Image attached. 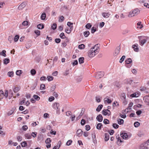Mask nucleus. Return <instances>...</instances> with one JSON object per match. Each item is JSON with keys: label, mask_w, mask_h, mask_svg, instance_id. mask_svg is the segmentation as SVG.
<instances>
[{"label": "nucleus", "mask_w": 149, "mask_h": 149, "mask_svg": "<svg viewBox=\"0 0 149 149\" xmlns=\"http://www.w3.org/2000/svg\"><path fill=\"white\" fill-rule=\"evenodd\" d=\"M97 45L93 46L89 50L88 53L89 57H93L99 53V47Z\"/></svg>", "instance_id": "1"}, {"label": "nucleus", "mask_w": 149, "mask_h": 149, "mask_svg": "<svg viewBox=\"0 0 149 149\" xmlns=\"http://www.w3.org/2000/svg\"><path fill=\"white\" fill-rule=\"evenodd\" d=\"M140 10L138 8H135L130 12L128 15L129 17H132L137 15L140 13Z\"/></svg>", "instance_id": "2"}, {"label": "nucleus", "mask_w": 149, "mask_h": 149, "mask_svg": "<svg viewBox=\"0 0 149 149\" xmlns=\"http://www.w3.org/2000/svg\"><path fill=\"white\" fill-rule=\"evenodd\" d=\"M139 39V42L140 45L141 46H143V45L147 41L148 38L143 36H139L138 37Z\"/></svg>", "instance_id": "3"}, {"label": "nucleus", "mask_w": 149, "mask_h": 149, "mask_svg": "<svg viewBox=\"0 0 149 149\" xmlns=\"http://www.w3.org/2000/svg\"><path fill=\"white\" fill-rule=\"evenodd\" d=\"M132 61L130 58H127L125 61V66L127 68H130L132 66Z\"/></svg>", "instance_id": "4"}, {"label": "nucleus", "mask_w": 149, "mask_h": 149, "mask_svg": "<svg viewBox=\"0 0 149 149\" xmlns=\"http://www.w3.org/2000/svg\"><path fill=\"white\" fill-rule=\"evenodd\" d=\"M53 107L56 111V113H59L60 110L59 108V104L58 103L54 102L53 104Z\"/></svg>", "instance_id": "5"}, {"label": "nucleus", "mask_w": 149, "mask_h": 149, "mask_svg": "<svg viewBox=\"0 0 149 149\" xmlns=\"http://www.w3.org/2000/svg\"><path fill=\"white\" fill-rule=\"evenodd\" d=\"M102 114L105 116H109L111 114L110 111L108 109L103 110L102 111Z\"/></svg>", "instance_id": "6"}, {"label": "nucleus", "mask_w": 149, "mask_h": 149, "mask_svg": "<svg viewBox=\"0 0 149 149\" xmlns=\"http://www.w3.org/2000/svg\"><path fill=\"white\" fill-rule=\"evenodd\" d=\"M104 75L103 72H98L95 75V77L97 79H100Z\"/></svg>", "instance_id": "7"}, {"label": "nucleus", "mask_w": 149, "mask_h": 149, "mask_svg": "<svg viewBox=\"0 0 149 149\" xmlns=\"http://www.w3.org/2000/svg\"><path fill=\"white\" fill-rule=\"evenodd\" d=\"M51 141L50 138H48L45 141V143L46 144H48L46 145V147L47 148H50L51 147V145L50 144Z\"/></svg>", "instance_id": "8"}, {"label": "nucleus", "mask_w": 149, "mask_h": 149, "mask_svg": "<svg viewBox=\"0 0 149 149\" xmlns=\"http://www.w3.org/2000/svg\"><path fill=\"white\" fill-rule=\"evenodd\" d=\"M83 133V131L81 129H79L77 130L76 135L80 137L82 136Z\"/></svg>", "instance_id": "9"}, {"label": "nucleus", "mask_w": 149, "mask_h": 149, "mask_svg": "<svg viewBox=\"0 0 149 149\" xmlns=\"http://www.w3.org/2000/svg\"><path fill=\"white\" fill-rule=\"evenodd\" d=\"M26 6V3L23 2L18 7V8L19 10H21L24 8Z\"/></svg>", "instance_id": "10"}, {"label": "nucleus", "mask_w": 149, "mask_h": 149, "mask_svg": "<svg viewBox=\"0 0 149 149\" xmlns=\"http://www.w3.org/2000/svg\"><path fill=\"white\" fill-rule=\"evenodd\" d=\"M102 15L104 18H108L110 15V14L109 13H103Z\"/></svg>", "instance_id": "11"}, {"label": "nucleus", "mask_w": 149, "mask_h": 149, "mask_svg": "<svg viewBox=\"0 0 149 149\" xmlns=\"http://www.w3.org/2000/svg\"><path fill=\"white\" fill-rule=\"evenodd\" d=\"M96 119L99 122L102 121L103 119L102 116L101 114H99L97 117Z\"/></svg>", "instance_id": "12"}, {"label": "nucleus", "mask_w": 149, "mask_h": 149, "mask_svg": "<svg viewBox=\"0 0 149 149\" xmlns=\"http://www.w3.org/2000/svg\"><path fill=\"white\" fill-rule=\"evenodd\" d=\"M138 46V45L137 44L134 45L132 46V48L134 49V51L136 52H138L139 51Z\"/></svg>", "instance_id": "13"}, {"label": "nucleus", "mask_w": 149, "mask_h": 149, "mask_svg": "<svg viewBox=\"0 0 149 149\" xmlns=\"http://www.w3.org/2000/svg\"><path fill=\"white\" fill-rule=\"evenodd\" d=\"M120 136L124 139H126L128 137V135L126 133H122L120 134Z\"/></svg>", "instance_id": "14"}, {"label": "nucleus", "mask_w": 149, "mask_h": 149, "mask_svg": "<svg viewBox=\"0 0 149 149\" xmlns=\"http://www.w3.org/2000/svg\"><path fill=\"white\" fill-rule=\"evenodd\" d=\"M24 136L25 138L28 139H30L31 138V135L29 133H26L24 134Z\"/></svg>", "instance_id": "15"}, {"label": "nucleus", "mask_w": 149, "mask_h": 149, "mask_svg": "<svg viewBox=\"0 0 149 149\" xmlns=\"http://www.w3.org/2000/svg\"><path fill=\"white\" fill-rule=\"evenodd\" d=\"M102 125L101 123H99L96 125V128L99 130H100L102 127Z\"/></svg>", "instance_id": "16"}, {"label": "nucleus", "mask_w": 149, "mask_h": 149, "mask_svg": "<svg viewBox=\"0 0 149 149\" xmlns=\"http://www.w3.org/2000/svg\"><path fill=\"white\" fill-rule=\"evenodd\" d=\"M143 100L146 103H147L149 101V96L146 95L143 98Z\"/></svg>", "instance_id": "17"}, {"label": "nucleus", "mask_w": 149, "mask_h": 149, "mask_svg": "<svg viewBox=\"0 0 149 149\" xmlns=\"http://www.w3.org/2000/svg\"><path fill=\"white\" fill-rule=\"evenodd\" d=\"M8 92V94H9V99H10L13 95V92L12 91V90L10 89Z\"/></svg>", "instance_id": "18"}, {"label": "nucleus", "mask_w": 149, "mask_h": 149, "mask_svg": "<svg viewBox=\"0 0 149 149\" xmlns=\"http://www.w3.org/2000/svg\"><path fill=\"white\" fill-rule=\"evenodd\" d=\"M104 103L107 102L108 104L111 103L112 101L108 98H105L104 99Z\"/></svg>", "instance_id": "19"}, {"label": "nucleus", "mask_w": 149, "mask_h": 149, "mask_svg": "<svg viewBox=\"0 0 149 149\" xmlns=\"http://www.w3.org/2000/svg\"><path fill=\"white\" fill-rule=\"evenodd\" d=\"M103 107V105L102 104L99 105L96 109L97 111L99 112L101 110Z\"/></svg>", "instance_id": "20"}, {"label": "nucleus", "mask_w": 149, "mask_h": 149, "mask_svg": "<svg viewBox=\"0 0 149 149\" xmlns=\"http://www.w3.org/2000/svg\"><path fill=\"white\" fill-rule=\"evenodd\" d=\"M117 121L119 125H121L123 124L124 120L122 119L118 118L117 119Z\"/></svg>", "instance_id": "21"}, {"label": "nucleus", "mask_w": 149, "mask_h": 149, "mask_svg": "<svg viewBox=\"0 0 149 149\" xmlns=\"http://www.w3.org/2000/svg\"><path fill=\"white\" fill-rule=\"evenodd\" d=\"M83 34L85 37H87L90 34V33L89 31H85L84 32Z\"/></svg>", "instance_id": "22"}, {"label": "nucleus", "mask_w": 149, "mask_h": 149, "mask_svg": "<svg viewBox=\"0 0 149 149\" xmlns=\"http://www.w3.org/2000/svg\"><path fill=\"white\" fill-rule=\"evenodd\" d=\"M109 139V135L107 133L105 134V138L104 140L105 141H108Z\"/></svg>", "instance_id": "23"}, {"label": "nucleus", "mask_w": 149, "mask_h": 149, "mask_svg": "<svg viewBox=\"0 0 149 149\" xmlns=\"http://www.w3.org/2000/svg\"><path fill=\"white\" fill-rule=\"evenodd\" d=\"M73 29L70 28L69 29V28H67L65 30V32L68 34L70 33L72 30Z\"/></svg>", "instance_id": "24"}, {"label": "nucleus", "mask_w": 149, "mask_h": 149, "mask_svg": "<svg viewBox=\"0 0 149 149\" xmlns=\"http://www.w3.org/2000/svg\"><path fill=\"white\" fill-rule=\"evenodd\" d=\"M141 22H139L137 23V28H139L140 29H141L143 27V25L142 24H141Z\"/></svg>", "instance_id": "25"}, {"label": "nucleus", "mask_w": 149, "mask_h": 149, "mask_svg": "<svg viewBox=\"0 0 149 149\" xmlns=\"http://www.w3.org/2000/svg\"><path fill=\"white\" fill-rule=\"evenodd\" d=\"M46 17L45 13H43L41 15V19L43 20L45 19Z\"/></svg>", "instance_id": "26"}, {"label": "nucleus", "mask_w": 149, "mask_h": 149, "mask_svg": "<svg viewBox=\"0 0 149 149\" xmlns=\"http://www.w3.org/2000/svg\"><path fill=\"white\" fill-rule=\"evenodd\" d=\"M139 93H134L131 94L130 96L132 97H137L139 96Z\"/></svg>", "instance_id": "27"}, {"label": "nucleus", "mask_w": 149, "mask_h": 149, "mask_svg": "<svg viewBox=\"0 0 149 149\" xmlns=\"http://www.w3.org/2000/svg\"><path fill=\"white\" fill-rule=\"evenodd\" d=\"M20 88L18 87H15L14 88L13 90L14 93H16L20 90Z\"/></svg>", "instance_id": "28"}, {"label": "nucleus", "mask_w": 149, "mask_h": 149, "mask_svg": "<svg viewBox=\"0 0 149 149\" xmlns=\"http://www.w3.org/2000/svg\"><path fill=\"white\" fill-rule=\"evenodd\" d=\"M4 96V93L2 90H0V99L3 98Z\"/></svg>", "instance_id": "29"}, {"label": "nucleus", "mask_w": 149, "mask_h": 149, "mask_svg": "<svg viewBox=\"0 0 149 149\" xmlns=\"http://www.w3.org/2000/svg\"><path fill=\"white\" fill-rule=\"evenodd\" d=\"M47 80L49 81H52L54 79L53 77L51 76H47Z\"/></svg>", "instance_id": "30"}, {"label": "nucleus", "mask_w": 149, "mask_h": 149, "mask_svg": "<svg viewBox=\"0 0 149 149\" xmlns=\"http://www.w3.org/2000/svg\"><path fill=\"white\" fill-rule=\"evenodd\" d=\"M84 58L81 57L79 58V63L80 64L82 63H84Z\"/></svg>", "instance_id": "31"}, {"label": "nucleus", "mask_w": 149, "mask_h": 149, "mask_svg": "<svg viewBox=\"0 0 149 149\" xmlns=\"http://www.w3.org/2000/svg\"><path fill=\"white\" fill-rule=\"evenodd\" d=\"M67 25L70 27V28L73 29V23H71V22H68L67 24Z\"/></svg>", "instance_id": "32"}, {"label": "nucleus", "mask_w": 149, "mask_h": 149, "mask_svg": "<svg viewBox=\"0 0 149 149\" xmlns=\"http://www.w3.org/2000/svg\"><path fill=\"white\" fill-rule=\"evenodd\" d=\"M21 145L22 147H25L27 146V143L26 141H24L21 143Z\"/></svg>", "instance_id": "33"}, {"label": "nucleus", "mask_w": 149, "mask_h": 149, "mask_svg": "<svg viewBox=\"0 0 149 149\" xmlns=\"http://www.w3.org/2000/svg\"><path fill=\"white\" fill-rule=\"evenodd\" d=\"M37 28L39 29H42L44 28V25L41 24H40L37 25Z\"/></svg>", "instance_id": "34"}, {"label": "nucleus", "mask_w": 149, "mask_h": 149, "mask_svg": "<svg viewBox=\"0 0 149 149\" xmlns=\"http://www.w3.org/2000/svg\"><path fill=\"white\" fill-rule=\"evenodd\" d=\"M19 38V35H16L15 36V37L14 38V41L15 42H17Z\"/></svg>", "instance_id": "35"}, {"label": "nucleus", "mask_w": 149, "mask_h": 149, "mask_svg": "<svg viewBox=\"0 0 149 149\" xmlns=\"http://www.w3.org/2000/svg\"><path fill=\"white\" fill-rule=\"evenodd\" d=\"M22 72V71L21 70H18L16 71V73L17 75L20 76Z\"/></svg>", "instance_id": "36"}, {"label": "nucleus", "mask_w": 149, "mask_h": 149, "mask_svg": "<svg viewBox=\"0 0 149 149\" xmlns=\"http://www.w3.org/2000/svg\"><path fill=\"white\" fill-rule=\"evenodd\" d=\"M14 72L13 71L9 72L8 73V75L10 77H12L13 76Z\"/></svg>", "instance_id": "37"}, {"label": "nucleus", "mask_w": 149, "mask_h": 149, "mask_svg": "<svg viewBox=\"0 0 149 149\" xmlns=\"http://www.w3.org/2000/svg\"><path fill=\"white\" fill-rule=\"evenodd\" d=\"M31 74L32 75H35L36 73V70L34 69H32L30 71Z\"/></svg>", "instance_id": "38"}, {"label": "nucleus", "mask_w": 149, "mask_h": 149, "mask_svg": "<svg viewBox=\"0 0 149 149\" xmlns=\"http://www.w3.org/2000/svg\"><path fill=\"white\" fill-rule=\"evenodd\" d=\"M33 97L36 100L38 101L40 99V97L36 95H33Z\"/></svg>", "instance_id": "39"}, {"label": "nucleus", "mask_w": 149, "mask_h": 149, "mask_svg": "<svg viewBox=\"0 0 149 149\" xmlns=\"http://www.w3.org/2000/svg\"><path fill=\"white\" fill-rule=\"evenodd\" d=\"M10 61V60L8 58H5L4 60V63L5 64H7Z\"/></svg>", "instance_id": "40"}, {"label": "nucleus", "mask_w": 149, "mask_h": 149, "mask_svg": "<svg viewBox=\"0 0 149 149\" xmlns=\"http://www.w3.org/2000/svg\"><path fill=\"white\" fill-rule=\"evenodd\" d=\"M101 97L99 96H97L95 97L96 100L97 102H100L101 101Z\"/></svg>", "instance_id": "41"}, {"label": "nucleus", "mask_w": 149, "mask_h": 149, "mask_svg": "<svg viewBox=\"0 0 149 149\" xmlns=\"http://www.w3.org/2000/svg\"><path fill=\"white\" fill-rule=\"evenodd\" d=\"M34 33L37 35V36L40 35V30H37L34 31Z\"/></svg>", "instance_id": "42"}, {"label": "nucleus", "mask_w": 149, "mask_h": 149, "mask_svg": "<svg viewBox=\"0 0 149 149\" xmlns=\"http://www.w3.org/2000/svg\"><path fill=\"white\" fill-rule=\"evenodd\" d=\"M26 99L25 98H22V100L19 103V105L24 104L25 103Z\"/></svg>", "instance_id": "43"}, {"label": "nucleus", "mask_w": 149, "mask_h": 149, "mask_svg": "<svg viewBox=\"0 0 149 149\" xmlns=\"http://www.w3.org/2000/svg\"><path fill=\"white\" fill-rule=\"evenodd\" d=\"M92 26V25L90 23H88L86 26L85 27L87 29H90Z\"/></svg>", "instance_id": "44"}, {"label": "nucleus", "mask_w": 149, "mask_h": 149, "mask_svg": "<svg viewBox=\"0 0 149 149\" xmlns=\"http://www.w3.org/2000/svg\"><path fill=\"white\" fill-rule=\"evenodd\" d=\"M29 24V22L27 21H24L22 23V25L24 26L28 25Z\"/></svg>", "instance_id": "45"}, {"label": "nucleus", "mask_w": 149, "mask_h": 149, "mask_svg": "<svg viewBox=\"0 0 149 149\" xmlns=\"http://www.w3.org/2000/svg\"><path fill=\"white\" fill-rule=\"evenodd\" d=\"M125 56H123L122 57L120 58L119 62L120 63H122V62L124 61V59H125Z\"/></svg>", "instance_id": "46"}, {"label": "nucleus", "mask_w": 149, "mask_h": 149, "mask_svg": "<svg viewBox=\"0 0 149 149\" xmlns=\"http://www.w3.org/2000/svg\"><path fill=\"white\" fill-rule=\"evenodd\" d=\"M133 104V103H132V102H130L129 104L128 107L127 109H131V107L132 106Z\"/></svg>", "instance_id": "47"}, {"label": "nucleus", "mask_w": 149, "mask_h": 149, "mask_svg": "<svg viewBox=\"0 0 149 149\" xmlns=\"http://www.w3.org/2000/svg\"><path fill=\"white\" fill-rule=\"evenodd\" d=\"M96 31V28L94 27H93L91 28V32L92 33H93Z\"/></svg>", "instance_id": "48"}, {"label": "nucleus", "mask_w": 149, "mask_h": 149, "mask_svg": "<svg viewBox=\"0 0 149 149\" xmlns=\"http://www.w3.org/2000/svg\"><path fill=\"white\" fill-rule=\"evenodd\" d=\"M140 124L138 122H136L134 123V125L135 127H138L140 125Z\"/></svg>", "instance_id": "49"}, {"label": "nucleus", "mask_w": 149, "mask_h": 149, "mask_svg": "<svg viewBox=\"0 0 149 149\" xmlns=\"http://www.w3.org/2000/svg\"><path fill=\"white\" fill-rule=\"evenodd\" d=\"M6 51L5 50H3L0 53L1 55L5 57L6 56Z\"/></svg>", "instance_id": "50"}, {"label": "nucleus", "mask_w": 149, "mask_h": 149, "mask_svg": "<svg viewBox=\"0 0 149 149\" xmlns=\"http://www.w3.org/2000/svg\"><path fill=\"white\" fill-rule=\"evenodd\" d=\"M60 37L62 39H64L65 38V36L64 33H62L60 34Z\"/></svg>", "instance_id": "51"}, {"label": "nucleus", "mask_w": 149, "mask_h": 149, "mask_svg": "<svg viewBox=\"0 0 149 149\" xmlns=\"http://www.w3.org/2000/svg\"><path fill=\"white\" fill-rule=\"evenodd\" d=\"M45 85L44 84H42L40 85V89L41 90L45 89Z\"/></svg>", "instance_id": "52"}, {"label": "nucleus", "mask_w": 149, "mask_h": 149, "mask_svg": "<svg viewBox=\"0 0 149 149\" xmlns=\"http://www.w3.org/2000/svg\"><path fill=\"white\" fill-rule=\"evenodd\" d=\"M120 52V51L118 49H116L115 52L114 53V55L116 56Z\"/></svg>", "instance_id": "53"}, {"label": "nucleus", "mask_w": 149, "mask_h": 149, "mask_svg": "<svg viewBox=\"0 0 149 149\" xmlns=\"http://www.w3.org/2000/svg\"><path fill=\"white\" fill-rule=\"evenodd\" d=\"M47 79L46 77L45 76H42L41 77L40 79V80L41 81H45Z\"/></svg>", "instance_id": "54"}, {"label": "nucleus", "mask_w": 149, "mask_h": 149, "mask_svg": "<svg viewBox=\"0 0 149 149\" xmlns=\"http://www.w3.org/2000/svg\"><path fill=\"white\" fill-rule=\"evenodd\" d=\"M64 19V17L63 16H61L60 17L59 21V22H62Z\"/></svg>", "instance_id": "55"}, {"label": "nucleus", "mask_w": 149, "mask_h": 149, "mask_svg": "<svg viewBox=\"0 0 149 149\" xmlns=\"http://www.w3.org/2000/svg\"><path fill=\"white\" fill-rule=\"evenodd\" d=\"M57 27V25L56 24H54L52 26V28L53 30H55Z\"/></svg>", "instance_id": "56"}, {"label": "nucleus", "mask_w": 149, "mask_h": 149, "mask_svg": "<svg viewBox=\"0 0 149 149\" xmlns=\"http://www.w3.org/2000/svg\"><path fill=\"white\" fill-rule=\"evenodd\" d=\"M8 91L7 90H6L5 92V93L4 94V96L6 97L7 98L8 96Z\"/></svg>", "instance_id": "57"}, {"label": "nucleus", "mask_w": 149, "mask_h": 149, "mask_svg": "<svg viewBox=\"0 0 149 149\" xmlns=\"http://www.w3.org/2000/svg\"><path fill=\"white\" fill-rule=\"evenodd\" d=\"M113 127L115 129L118 128L119 127V125L117 124L113 123Z\"/></svg>", "instance_id": "58"}, {"label": "nucleus", "mask_w": 149, "mask_h": 149, "mask_svg": "<svg viewBox=\"0 0 149 149\" xmlns=\"http://www.w3.org/2000/svg\"><path fill=\"white\" fill-rule=\"evenodd\" d=\"M72 142V140H69L67 142L66 144L67 146H70Z\"/></svg>", "instance_id": "59"}, {"label": "nucleus", "mask_w": 149, "mask_h": 149, "mask_svg": "<svg viewBox=\"0 0 149 149\" xmlns=\"http://www.w3.org/2000/svg\"><path fill=\"white\" fill-rule=\"evenodd\" d=\"M103 122L106 124H108L109 123V121L107 119H104L103 121Z\"/></svg>", "instance_id": "60"}, {"label": "nucleus", "mask_w": 149, "mask_h": 149, "mask_svg": "<svg viewBox=\"0 0 149 149\" xmlns=\"http://www.w3.org/2000/svg\"><path fill=\"white\" fill-rule=\"evenodd\" d=\"M79 48L80 49H83L85 48V45L83 44H81L79 46Z\"/></svg>", "instance_id": "61"}, {"label": "nucleus", "mask_w": 149, "mask_h": 149, "mask_svg": "<svg viewBox=\"0 0 149 149\" xmlns=\"http://www.w3.org/2000/svg\"><path fill=\"white\" fill-rule=\"evenodd\" d=\"M147 89V88L146 87L143 86L141 87L140 88V90L141 91H144L146 90Z\"/></svg>", "instance_id": "62"}, {"label": "nucleus", "mask_w": 149, "mask_h": 149, "mask_svg": "<svg viewBox=\"0 0 149 149\" xmlns=\"http://www.w3.org/2000/svg\"><path fill=\"white\" fill-rule=\"evenodd\" d=\"M61 144V141H59L57 145V146L58 148V149H59Z\"/></svg>", "instance_id": "63"}, {"label": "nucleus", "mask_w": 149, "mask_h": 149, "mask_svg": "<svg viewBox=\"0 0 149 149\" xmlns=\"http://www.w3.org/2000/svg\"><path fill=\"white\" fill-rule=\"evenodd\" d=\"M55 40L56 43H58L60 42L61 40L59 38H56Z\"/></svg>", "instance_id": "64"}]
</instances>
